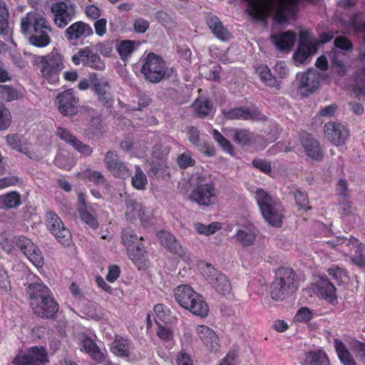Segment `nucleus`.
Segmentation results:
<instances>
[{
    "mask_svg": "<svg viewBox=\"0 0 365 365\" xmlns=\"http://www.w3.org/2000/svg\"><path fill=\"white\" fill-rule=\"evenodd\" d=\"M26 292L34 313L42 319H53L59 309L51 289L42 282L30 284Z\"/></svg>",
    "mask_w": 365,
    "mask_h": 365,
    "instance_id": "f257e3e1",
    "label": "nucleus"
},
{
    "mask_svg": "<svg viewBox=\"0 0 365 365\" xmlns=\"http://www.w3.org/2000/svg\"><path fill=\"white\" fill-rule=\"evenodd\" d=\"M121 240L125 247L129 258L138 269H145L148 267V258L145 247L140 242L143 237H138L135 231L130 227L121 231Z\"/></svg>",
    "mask_w": 365,
    "mask_h": 365,
    "instance_id": "f03ea898",
    "label": "nucleus"
},
{
    "mask_svg": "<svg viewBox=\"0 0 365 365\" xmlns=\"http://www.w3.org/2000/svg\"><path fill=\"white\" fill-rule=\"evenodd\" d=\"M174 293L175 300L182 308L200 317H205L207 315V304L190 286L180 285L175 288Z\"/></svg>",
    "mask_w": 365,
    "mask_h": 365,
    "instance_id": "7ed1b4c3",
    "label": "nucleus"
},
{
    "mask_svg": "<svg viewBox=\"0 0 365 365\" xmlns=\"http://www.w3.org/2000/svg\"><path fill=\"white\" fill-rule=\"evenodd\" d=\"M261 213L269 225L279 227L282 223L283 207L263 189L257 190L255 196Z\"/></svg>",
    "mask_w": 365,
    "mask_h": 365,
    "instance_id": "20e7f679",
    "label": "nucleus"
},
{
    "mask_svg": "<svg viewBox=\"0 0 365 365\" xmlns=\"http://www.w3.org/2000/svg\"><path fill=\"white\" fill-rule=\"evenodd\" d=\"M294 271L289 267H281L275 272V277L271 284V297L282 300L295 290Z\"/></svg>",
    "mask_w": 365,
    "mask_h": 365,
    "instance_id": "39448f33",
    "label": "nucleus"
},
{
    "mask_svg": "<svg viewBox=\"0 0 365 365\" xmlns=\"http://www.w3.org/2000/svg\"><path fill=\"white\" fill-rule=\"evenodd\" d=\"M39 65L42 76L51 84L58 82L59 75L65 68L62 54L54 51L41 56Z\"/></svg>",
    "mask_w": 365,
    "mask_h": 365,
    "instance_id": "423d86ee",
    "label": "nucleus"
},
{
    "mask_svg": "<svg viewBox=\"0 0 365 365\" xmlns=\"http://www.w3.org/2000/svg\"><path fill=\"white\" fill-rule=\"evenodd\" d=\"M140 72L145 80L156 83L165 78L167 66L161 56L150 52L143 58Z\"/></svg>",
    "mask_w": 365,
    "mask_h": 365,
    "instance_id": "0eeeda50",
    "label": "nucleus"
},
{
    "mask_svg": "<svg viewBox=\"0 0 365 365\" xmlns=\"http://www.w3.org/2000/svg\"><path fill=\"white\" fill-rule=\"evenodd\" d=\"M48 361L46 348L43 346H33L25 351H20L11 362L14 365H46Z\"/></svg>",
    "mask_w": 365,
    "mask_h": 365,
    "instance_id": "6e6552de",
    "label": "nucleus"
},
{
    "mask_svg": "<svg viewBox=\"0 0 365 365\" xmlns=\"http://www.w3.org/2000/svg\"><path fill=\"white\" fill-rule=\"evenodd\" d=\"M51 11L55 25L65 28L76 17V5L71 0H59L52 3Z\"/></svg>",
    "mask_w": 365,
    "mask_h": 365,
    "instance_id": "1a4fd4ad",
    "label": "nucleus"
},
{
    "mask_svg": "<svg viewBox=\"0 0 365 365\" xmlns=\"http://www.w3.org/2000/svg\"><path fill=\"white\" fill-rule=\"evenodd\" d=\"M202 274L220 294L227 295L231 292L232 285L228 277L210 264L206 263L205 266L202 267Z\"/></svg>",
    "mask_w": 365,
    "mask_h": 365,
    "instance_id": "9d476101",
    "label": "nucleus"
},
{
    "mask_svg": "<svg viewBox=\"0 0 365 365\" xmlns=\"http://www.w3.org/2000/svg\"><path fill=\"white\" fill-rule=\"evenodd\" d=\"M46 223L50 232L54 235L57 241L63 246H68L71 242V234L66 228L61 219L53 211H48L46 214Z\"/></svg>",
    "mask_w": 365,
    "mask_h": 365,
    "instance_id": "9b49d317",
    "label": "nucleus"
},
{
    "mask_svg": "<svg viewBox=\"0 0 365 365\" xmlns=\"http://www.w3.org/2000/svg\"><path fill=\"white\" fill-rule=\"evenodd\" d=\"M190 198L200 206H210L215 203L217 193L212 180L205 183L197 184L192 190Z\"/></svg>",
    "mask_w": 365,
    "mask_h": 365,
    "instance_id": "f8f14e48",
    "label": "nucleus"
},
{
    "mask_svg": "<svg viewBox=\"0 0 365 365\" xmlns=\"http://www.w3.org/2000/svg\"><path fill=\"white\" fill-rule=\"evenodd\" d=\"M55 105L63 115L71 116L77 113L79 98L73 88L66 89L56 97Z\"/></svg>",
    "mask_w": 365,
    "mask_h": 365,
    "instance_id": "ddd939ff",
    "label": "nucleus"
},
{
    "mask_svg": "<svg viewBox=\"0 0 365 365\" xmlns=\"http://www.w3.org/2000/svg\"><path fill=\"white\" fill-rule=\"evenodd\" d=\"M72 62L78 66L83 63V66L96 70L105 68V63L97 53H94L91 47L86 46L81 48L71 58Z\"/></svg>",
    "mask_w": 365,
    "mask_h": 365,
    "instance_id": "4468645a",
    "label": "nucleus"
},
{
    "mask_svg": "<svg viewBox=\"0 0 365 365\" xmlns=\"http://www.w3.org/2000/svg\"><path fill=\"white\" fill-rule=\"evenodd\" d=\"M222 113L227 120H264L267 118L262 114L257 107H236L231 109H223Z\"/></svg>",
    "mask_w": 365,
    "mask_h": 365,
    "instance_id": "2eb2a0df",
    "label": "nucleus"
},
{
    "mask_svg": "<svg viewBox=\"0 0 365 365\" xmlns=\"http://www.w3.org/2000/svg\"><path fill=\"white\" fill-rule=\"evenodd\" d=\"M50 23L43 14L33 10L27 12L20 21V31L24 36L31 34L36 29L46 26Z\"/></svg>",
    "mask_w": 365,
    "mask_h": 365,
    "instance_id": "dca6fc26",
    "label": "nucleus"
},
{
    "mask_svg": "<svg viewBox=\"0 0 365 365\" xmlns=\"http://www.w3.org/2000/svg\"><path fill=\"white\" fill-rule=\"evenodd\" d=\"M93 35L92 27L87 23L78 21L71 24L64 31V36L73 45H78L81 41Z\"/></svg>",
    "mask_w": 365,
    "mask_h": 365,
    "instance_id": "f3484780",
    "label": "nucleus"
},
{
    "mask_svg": "<svg viewBox=\"0 0 365 365\" xmlns=\"http://www.w3.org/2000/svg\"><path fill=\"white\" fill-rule=\"evenodd\" d=\"M125 217L126 220L130 222H134L138 219L143 226H148L149 224V217L145 214L144 206L131 195L125 197Z\"/></svg>",
    "mask_w": 365,
    "mask_h": 365,
    "instance_id": "a211bd4d",
    "label": "nucleus"
},
{
    "mask_svg": "<svg viewBox=\"0 0 365 365\" xmlns=\"http://www.w3.org/2000/svg\"><path fill=\"white\" fill-rule=\"evenodd\" d=\"M104 163L107 170L115 178L126 179L131 175L129 168L120 160L115 151L109 150L106 153Z\"/></svg>",
    "mask_w": 365,
    "mask_h": 365,
    "instance_id": "6ab92c4d",
    "label": "nucleus"
},
{
    "mask_svg": "<svg viewBox=\"0 0 365 365\" xmlns=\"http://www.w3.org/2000/svg\"><path fill=\"white\" fill-rule=\"evenodd\" d=\"M324 135L334 145H344L349 136V130L337 122H328L324 124Z\"/></svg>",
    "mask_w": 365,
    "mask_h": 365,
    "instance_id": "aec40b11",
    "label": "nucleus"
},
{
    "mask_svg": "<svg viewBox=\"0 0 365 365\" xmlns=\"http://www.w3.org/2000/svg\"><path fill=\"white\" fill-rule=\"evenodd\" d=\"M16 246L36 267L43 265V258L41 252L30 239L24 236L19 237L16 241Z\"/></svg>",
    "mask_w": 365,
    "mask_h": 365,
    "instance_id": "412c9836",
    "label": "nucleus"
},
{
    "mask_svg": "<svg viewBox=\"0 0 365 365\" xmlns=\"http://www.w3.org/2000/svg\"><path fill=\"white\" fill-rule=\"evenodd\" d=\"M248 7L247 14L257 21H263L274 9L272 0H247Z\"/></svg>",
    "mask_w": 365,
    "mask_h": 365,
    "instance_id": "4be33fe9",
    "label": "nucleus"
},
{
    "mask_svg": "<svg viewBox=\"0 0 365 365\" xmlns=\"http://www.w3.org/2000/svg\"><path fill=\"white\" fill-rule=\"evenodd\" d=\"M299 140L307 156L318 161L323 159L324 154L319 143L311 133L304 130L301 131Z\"/></svg>",
    "mask_w": 365,
    "mask_h": 365,
    "instance_id": "5701e85b",
    "label": "nucleus"
},
{
    "mask_svg": "<svg viewBox=\"0 0 365 365\" xmlns=\"http://www.w3.org/2000/svg\"><path fill=\"white\" fill-rule=\"evenodd\" d=\"M195 331L202 343L210 352L216 353L220 350V339L213 329L202 324L196 327Z\"/></svg>",
    "mask_w": 365,
    "mask_h": 365,
    "instance_id": "b1692460",
    "label": "nucleus"
},
{
    "mask_svg": "<svg viewBox=\"0 0 365 365\" xmlns=\"http://www.w3.org/2000/svg\"><path fill=\"white\" fill-rule=\"evenodd\" d=\"M53 28L50 23L46 24L44 28L41 27L31 32L24 37L27 39L28 43L36 48H45L51 42V33Z\"/></svg>",
    "mask_w": 365,
    "mask_h": 365,
    "instance_id": "393cba45",
    "label": "nucleus"
},
{
    "mask_svg": "<svg viewBox=\"0 0 365 365\" xmlns=\"http://www.w3.org/2000/svg\"><path fill=\"white\" fill-rule=\"evenodd\" d=\"M56 133L61 140L71 145L73 148H75V150L82 155L89 156L92 154V148L77 139L76 136L72 135L66 128L59 127L57 129Z\"/></svg>",
    "mask_w": 365,
    "mask_h": 365,
    "instance_id": "a878e982",
    "label": "nucleus"
},
{
    "mask_svg": "<svg viewBox=\"0 0 365 365\" xmlns=\"http://www.w3.org/2000/svg\"><path fill=\"white\" fill-rule=\"evenodd\" d=\"M6 144L19 153L26 155L31 159L35 157V153L30 150L29 143L24 135L19 133H9L6 136Z\"/></svg>",
    "mask_w": 365,
    "mask_h": 365,
    "instance_id": "bb28decb",
    "label": "nucleus"
},
{
    "mask_svg": "<svg viewBox=\"0 0 365 365\" xmlns=\"http://www.w3.org/2000/svg\"><path fill=\"white\" fill-rule=\"evenodd\" d=\"M336 290L335 286L327 278L319 279L314 286L315 293L331 304L337 299Z\"/></svg>",
    "mask_w": 365,
    "mask_h": 365,
    "instance_id": "cd10ccee",
    "label": "nucleus"
},
{
    "mask_svg": "<svg viewBox=\"0 0 365 365\" xmlns=\"http://www.w3.org/2000/svg\"><path fill=\"white\" fill-rule=\"evenodd\" d=\"M271 41L279 51H290L296 41V34L293 31H287L271 36Z\"/></svg>",
    "mask_w": 365,
    "mask_h": 365,
    "instance_id": "c85d7f7f",
    "label": "nucleus"
},
{
    "mask_svg": "<svg viewBox=\"0 0 365 365\" xmlns=\"http://www.w3.org/2000/svg\"><path fill=\"white\" fill-rule=\"evenodd\" d=\"M319 86V76L309 71L302 73L299 88L303 96H307L314 93Z\"/></svg>",
    "mask_w": 365,
    "mask_h": 365,
    "instance_id": "c756f323",
    "label": "nucleus"
},
{
    "mask_svg": "<svg viewBox=\"0 0 365 365\" xmlns=\"http://www.w3.org/2000/svg\"><path fill=\"white\" fill-rule=\"evenodd\" d=\"M157 236L160 244L165 247L171 253L179 256L182 255V247L173 234L166 231H160L158 232Z\"/></svg>",
    "mask_w": 365,
    "mask_h": 365,
    "instance_id": "7c9ffc66",
    "label": "nucleus"
},
{
    "mask_svg": "<svg viewBox=\"0 0 365 365\" xmlns=\"http://www.w3.org/2000/svg\"><path fill=\"white\" fill-rule=\"evenodd\" d=\"M97 204L91 205L87 207L78 209V212L82 222L93 230L97 229L99 226V223L97 220Z\"/></svg>",
    "mask_w": 365,
    "mask_h": 365,
    "instance_id": "2f4dec72",
    "label": "nucleus"
},
{
    "mask_svg": "<svg viewBox=\"0 0 365 365\" xmlns=\"http://www.w3.org/2000/svg\"><path fill=\"white\" fill-rule=\"evenodd\" d=\"M81 351L87 353L93 360L100 364L104 361L105 356L103 353L100 350L96 342L90 337L86 336L82 340Z\"/></svg>",
    "mask_w": 365,
    "mask_h": 365,
    "instance_id": "473e14b6",
    "label": "nucleus"
},
{
    "mask_svg": "<svg viewBox=\"0 0 365 365\" xmlns=\"http://www.w3.org/2000/svg\"><path fill=\"white\" fill-rule=\"evenodd\" d=\"M206 23L217 38L222 41L228 38V30L224 26L220 19L216 15L211 14L208 16L206 19Z\"/></svg>",
    "mask_w": 365,
    "mask_h": 365,
    "instance_id": "72a5a7b5",
    "label": "nucleus"
},
{
    "mask_svg": "<svg viewBox=\"0 0 365 365\" xmlns=\"http://www.w3.org/2000/svg\"><path fill=\"white\" fill-rule=\"evenodd\" d=\"M21 205V195L17 191H10L0 195V209L10 210L17 208Z\"/></svg>",
    "mask_w": 365,
    "mask_h": 365,
    "instance_id": "f704fd0d",
    "label": "nucleus"
},
{
    "mask_svg": "<svg viewBox=\"0 0 365 365\" xmlns=\"http://www.w3.org/2000/svg\"><path fill=\"white\" fill-rule=\"evenodd\" d=\"M213 103L209 98H197L192 105V108L197 117L205 118L207 117L212 111Z\"/></svg>",
    "mask_w": 365,
    "mask_h": 365,
    "instance_id": "c9c22d12",
    "label": "nucleus"
},
{
    "mask_svg": "<svg viewBox=\"0 0 365 365\" xmlns=\"http://www.w3.org/2000/svg\"><path fill=\"white\" fill-rule=\"evenodd\" d=\"M305 365H330L327 354L322 350L309 351L305 354Z\"/></svg>",
    "mask_w": 365,
    "mask_h": 365,
    "instance_id": "e433bc0d",
    "label": "nucleus"
},
{
    "mask_svg": "<svg viewBox=\"0 0 365 365\" xmlns=\"http://www.w3.org/2000/svg\"><path fill=\"white\" fill-rule=\"evenodd\" d=\"M256 73L259 75L262 82L267 86L280 88L277 78L274 76L267 65H260L256 68Z\"/></svg>",
    "mask_w": 365,
    "mask_h": 365,
    "instance_id": "4c0bfd02",
    "label": "nucleus"
},
{
    "mask_svg": "<svg viewBox=\"0 0 365 365\" xmlns=\"http://www.w3.org/2000/svg\"><path fill=\"white\" fill-rule=\"evenodd\" d=\"M233 141L242 146L251 145L254 141L253 134L245 128H232L231 130Z\"/></svg>",
    "mask_w": 365,
    "mask_h": 365,
    "instance_id": "58836bf2",
    "label": "nucleus"
},
{
    "mask_svg": "<svg viewBox=\"0 0 365 365\" xmlns=\"http://www.w3.org/2000/svg\"><path fill=\"white\" fill-rule=\"evenodd\" d=\"M317 49L318 46H315L298 45L293 55V59L296 63L303 64L307 62L312 55H314L317 52Z\"/></svg>",
    "mask_w": 365,
    "mask_h": 365,
    "instance_id": "ea45409f",
    "label": "nucleus"
},
{
    "mask_svg": "<svg viewBox=\"0 0 365 365\" xmlns=\"http://www.w3.org/2000/svg\"><path fill=\"white\" fill-rule=\"evenodd\" d=\"M130 345L131 342L128 339L116 336L112 344L111 349L115 355L127 357L130 355Z\"/></svg>",
    "mask_w": 365,
    "mask_h": 365,
    "instance_id": "a19ab883",
    "label": "nucleus"
},
{
    "mask_svg": "<svg viewBox=\"0 0 365 365\" xmlns=\"http://www.w3.org/2000/svg\"><path fill=\"white\" fill-rule=\"evenodd\" d=\"M132 186L138 190H144L148 185L147 176L141 169L140 166H135V174L131 178Z\"/></svg>",
    "mask_w": 365,
    "mask_h": 365,
    "instance_id": "79ce46f5",
    "label": "nucleus"
},
{
    "mask_svg": "<svg viewBox=\"0 0 365 365\" xmlns=\"http://www.w3.org/2000/svg\"><path fill=\"white\" fill-rule=\"evenodd\" d=\"M150 165L149 173L158 179L163 178L168 173V166L167 160H152Z\"/></svg>",
    "mask_w": 365,
    "mask_h": 365,
    "instance_id": "37998d69",
    "label": "nucleus"
},
{
    "mask_svg": "<svg viewBox=\"0 0 365 365\" xmlns=\"http://www.w3.org/2000/svg\"><path fill=\"white\" fill-rule=\"evenodd\" d=\"M81 179L92 182L95 184H104L106 179L104 175L99 171L86 168L78 173Z\"/></svg>",
    "mask_w": 365,
    "mask_h": 365,
    "instance_id": "c03bdc74",
    "label": "nucleus"
},
{
    "mask_svg": "<svg viewBox=\"0 0 365 365\" xmlns=\"http://www.w3.org/2000/svg\"><path fill=\"white\" fill-rule=\"evenodd\" d=\"M235 239L242 246L248 247L254 244L256 240V234L251 230H238L235 235Z\"/></svg>",
    "mask_w": 365,
    "mask_h": 365,
    "instance_id": "a18cd8bd",
    "label": "nucleus"
},
{
    "mask_svg": "<svg viewBox=\"0 0 365 365\" xmlns=\"http://www.w3.org/2000/svg\"><path fill=\"white\" fill-rule=\"evenodd\" d=\"M212 134L215 142H217L218 145L225 153H228L232 156L234 155L235 149L230 140L224 137L217 129H213Z\"/></svg>",
    "mask_w": 365,
    "mask_h": 365,
    "instance_id": "49530a36",
    "label": "nucleus"
},
{
    "mask_svg": "<svg viewBox=\"0 0 365 365\" xmlns=\"http://www.w3.org/2000/svg\"><path fill=\"white\" fill-rule=\"evenodd\" d=\"M9 13L5 1L0 0V34L7 35L9 34Z\"/></svg>",
    "mask_w": 365,
    "mask_h": 365,
    "instance_id": "de8ad7c7",
    "label": "nucleus"
},
{
    "mask_svg": "<svg viewBox=\"0 0 365 365\" xmlns=\"http://www.w3.org/2000/svg\"><path fill=\"white\" fill-rule=\"evenodd\" d=\"M156 323L158 320L164 323L172 322L171 312L167 306L163 304H157L153 308Z\"/></svg>",
    "mask_w": 365,
    "mask_h": 365,
    "instance_id": "09e8293b",
    "label": "nucleus"
},
{
    "mask_svg": "<svg viewBox=\"0 0 365 365\" xmlns=\"http://www.w3.org/2000/svg\"><path fill=\"white\" fill-rule=\"evenodd\" d=\"M0 98L7 102H11L19 98V93L17 90L12 86L0 84Z\"/></svg>",
    "mask_w": 365,
    "mask_h": 365,
    "instance_id": "8fccbe9b",
    "label": "nucleus"
},
{
    "mask_svg": "<svg viewBox=\"0 0 365 365\" xmlns=\"http://www.w3.org/2000/svg\"><path fill=\"white\" fill-rule=\"evenodd\" d=\"M170 148L169 146L162 143H156L153 147L152 158L153 160H166L168 153H170Z\"/></svg>",
    "mask_w": 365,
    "mask_h": 365,
    "instance_id": "3c124183",
    "label": "nucleus"
},
{
    "mask_svg": "<svg viewBox=\"0 0 365 365\" xmlns=\"http://www.w3.org/2000/svg\"><path fill=\"white\" fill-rule=\"evenodd\" d=\"M331 279L334 280L338 285L341 284L348 278L345 270L339 267H330L327 270Z\"/></svg>",
    "mask_w": 365,
    "mask_h": 365,
    "instance_id": "603ef678",
    "label": "nucleus"
},
{
    "mask_svg": "<svg viewBox=\"0 0 365 365\" xmlns=\"http://www.w3.org/2000/svg\"><path fill=\"white\" fill-rule=\"evenodd\" d=\"M110 88L108 81L104 78H96L93 82V88L97 96L105 95L106 93H110Z\"/></svg>",
    "mask_w": 365,
    "mask_h": 365,
    "instance_id": "864d4df0",
    "label": "nucleus"
},
{
    "mask_svg": "<svg viewBox=\"0 0 365 365\" xmlns=\"http://www.w3.org/2000/svg\"><path fill=\"white\" fill-rule=\"evenodd\" d=\"M351 261L357 266L365 267V245L364 244L359 243L355 247Z\"/></svg>",
    "mask_w": 365,
    "mask_h": 365,
    "instance_id": "5fc2aeb1",
    "label": "nucleus"
},
{
    "mask_svg": "<svg viewBox=\"0 0 365 365\" xmlns=\"http://www.w3.org/2000/svg\"><path fill=\"white\" fill-rule=\"evenodd\" d=\"M177 163L181 169L185 170L189 167H194L196 162L190 153L185 152L178 157Z\"/></svg>",
    "mask_w": 365,
    "mask_h": 365,
    "instance_id": "6e6d98bb",
    "label": "nucleus"
},
{
    "mask_svg": "<svg viewBox=\"0 0 365 365\" xmlns=\"http://www.w3.org/2000/svg\"><path fill=\"white\" fill-rule=\"evenodd\" d=\"M314 314L307 307H303L298 309L294 320L296 322L307 323L312 319Z\"/></svg>",
    "mask_w": 365,
    "mask_h": 365,
    "instance_id": "4d7b16f0",
    "label": "nucleus"
},
{
    "mask_svg": "<svg viewBox=\"0 0 365 365\" xmlns=\"http://www.w3.org/2000/svg\"><path fill=\"white\" fill-rule=\"evenodd\" d=\"M294 199L298 207L302 210H309L311 207L309 206V198L306 192L301 190H297L294 192Z\"/></svg>",
    "mask_w": 365,
    "mask_h": 365,
    "instance_id": "13d9d810",
    "label": "nucleus"
},
{
    "mask_svg": "<svg viewBox=\"0 0 365 365\" xmlns=\"http://www.w3.org/2000/svg\"><path fill=\"white\" fill-rule=\"evenodd\" d=\"M135 46L133 41L130 40L123 41L118 48V51L122 58H127L134 51Z\"/></svg>",
    "mask_w": 365,
    "mask_h": 365,
    "instance_id": "bf43d9fd",
    "label": "nucleus"
},
{
    "mask_svg": "<svg viewBox=\"0 0 365 365\" xmlns=\"http://www.w3.org/2000/svg\"><path fill=\"white\" fill-rule=\"evenodd\" d=\"M11 113L5 106L0 107V130L7 129L11 125Z\"/></svg>",
    "mask_w": 365,
    "mask_h": 365,
    "instance_id": "052dcab7",
    "label": "nucleus"
},
{
    "mask_svg": "<svg viewBox=\"0 0 365 365\" xmlns=\"http://www.w3.org/2000/svg\"><path fill=\"white\" fill-rule=\"evenodd\" d=\"M84 13L88 19L95 21L100 19L101 15V9L94 4L86 5L84 9Z\"/></svg>",
    "mask_w": 365,
    "mask_h": 365,
    "instance_id": "680f3d73",
    "label": "nucleus"
},
{
    "mask_svg": "<svg viewBox=\"0 0 365 365\" xmlns=\"http://www.w3.org/2000/svg\"><path fill=\"white\" fill-rule=\"evenodd\" d=\"M186 132L189 141L195 146H198L200 140V133L198 128L193 125L187 126Z\"/></svg>",
    "mask_w": 365,
    "mask_h": 365,
    "instance_id": "e2e57ef3",
    "label": "nucleus"
},
{
    "mask_svg": "<svg viewBox=\"0 0 365 365\" xmlns=\"http://www.w3.org/2000/svg\"><path fill=\"white\" fill-rule=\"evenodd\" d=\"M93 27L96 34L102 37L107 33V20L105 18H100L93 21Z\"/></svg>",
    "mask_w": 365,
    "mask_h": 365,
    "instance_id": "0e129e2a",
    "label": "nucleus"
},
{
    "mask_svg": "<svg viewBox=\"0 0 365 365\" xmlns=\"http://www.w3.org/2000/svg\"><path fill=\"white\" fill-rule=\"evenodd\" d=\"M334 46L344 51H350L353 48L352 42L346 36H338L334 39Z\"/></svg>",
    "mask_w": 365,
    "mask_h": 365,
    "instance_id": "69168bd1",
    "label": "nucleus"
},
{
    "mask_svg": "<svg viewBox=\"0 0 365 365\" xmlns=\"http://www.w3.org/2000/svg\"><path fill=\"white\" fill-rule=\"evenodd\" d=\"M158 329L156 331L157 336L164 341H170L173 338V331L163 325H160L158 322H157Z\"/></svg>",
    "mask_w": 365,
    "mask_h": 365,
    "instance_id": "338daca9",
    "label": "nucleus"
},
{
    "mask_svg": "<svg viewBox=\"0 0 365 365\" xmlns=\"http://www.w3.org/2000/svg\"><path fill=\"white\" fill-rule=\"evenodd\" d=\"M298 45H300V46L301 45L302 46L308 45V46H318L319 41H312L310 33L307 30H303V31H301L299 33Z\"/></svg>",
    "mask_w": 365,
    "mask_h": 365,
    "instance_id": "774afa93",
    "label": "nucleus"
}]
</instances>
